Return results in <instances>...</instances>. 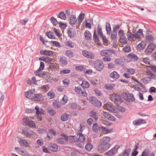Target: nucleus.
I'll use <instances>...</instances> for the list:
<instances>
[{
  "mask_svg": "<svg viewBox=\"0 0 156 156\" xmlns=\"http://www.w3.org/2000/svg\"><path fill=\"white\" fill-rule=\"evenodd\" d=\"M95 69L98 71L102 70L104 66V64L102 60H97L94 63Z\"/></svg>",
  "mask_w": 156,
  "mask_h": 156,
  "instance_id": "f257e3e1",
  "label": "nucleus"
},
{
  "mask_svg": "<svg viewBox=\"0 0 156 156\" xmlns=\"http://www.w3.org/2000/svg\"><path fill=\"white\" fill-rule=\"evenodd\" d=\"M112 54L116 55V53L114 50L110 49L102 50L100 52L101 56L105 57H111Z\"/></svg>",
  "mask_w": 156,
  "mask_h": 156,
  "instance_id": "f03ea898",
  "label": "nucleus"
},
{
  "mask_svg": "<svg viewBox=\"0 0 156 156\" xmlns=\"http://www.w3.org/2000/svg\"><path fill=\"white\" fill-rule=\"evenodd\" d=\"M61 137L58 138L56 142L58 143L62 144H66L67 143L68 137L65 134L62 135Z\"/></svg>",
  "mask_w": 156,
  "mask_h": 156,
  "instance_id": "7ed1b4c3",
  "label": "nucleus"
},
{
  "mask_svg": "<svg viewBox=\"0 0 156 156\" xmlns=\"http://www.w3.org/2000/svg\"><path fill=\"white\" fill-rule=\"evenodd\" d=\"M111 146H109L100 142L98 145V151L100 152H105L109 149Z\"/></svg>",
  "mask_w": 156,
  "mask_h": 156,
  "instance_id": "20e7f679",
  "label": "nucleus"
},
{
  "mask_svg": "<svg viewBox=\"0 0 156 156\" xmlns=\"http://www.w3.org/2000/svg\"><path fill=\"white\" fill-rule=\"evenodd\" d=\"M90 101L91 103L96 107H99L101 105V101L96 99V98L94 97H91Z\"/></svg>",
  "mask_w": 156,
  "mask_h": 156,
  "instance_id": "39448f33",
  "label": "nucleus"
},
{
  "mask_svg": "<svg viewBox=\"0 0 156 156\" xmlns=\"http://www.w3.org/2000/svg\"><path fill=\"white\" fill-rule=\"evenodd\" d=\"M74 90L75 91L80 95L85 97L87 95V94L85 90H82L79 87H75Z\"/></svg>",
  "mask_w": 156,
  "mask_h": 156,
  "instance_id": "423d86ee",
  "label": "nucleus"
},
{
  "mask_svg": "<svg viewBox=\"0 0 156 156\" xmlns=\"http://www.w3.org/2000/svg\"><path fill=\"white\" fill-rule=\"evenodd\" d=\"M44 98L43 96L41 94H35L32 100L37 102H40L44 100Z\"/></svg>",
  "mask_w": 156,
  "mask_h": 156,
  "instance_id": "0eeeda50",
  "label": "nucleus"
},
{
  "mask_svg": "<svg viewBox=\"0 0 156 156\" xmlns=\"http://www.w3.org/2000/svg\"><path fill=\"white\" fill-rule=\"evenodd\" d=\"M23 121L27 126L34 127L36 126L35 124L33 121H30L26 118H23Z\"/></svg>",
  "mask_w": 156,
  "mask_h": 156,
  "instance_id": "6e6552de",
  "label": "nucleus"
},
{
  "mask_svg": "<svg viewBox=\"0 0 156 156\" xmlns=\"http://www.w3.org/2000/svg\"><path fill=\"white\" fill-rule=\"evenodd\" d=\"M119 146H115L113 148L106 153V154L108 156L113 155L115 154L118 149L119 148Z\"/></svg>",
  "mask_w": 156,
  "mask_h": 156,
  "instance_id": "1a4fd4ad",
  "label": "nucleus"
},
{
  "mask_svg": "<svg viewBox=\"0 0 156 156\" xmlns=\"http://www.w3.org/2000/svg\"><path fill=\"white\" fill-rule=\"evenodd\" d=\"M22 132L23 134L29 138L31 137L34 134V132L32 131L27 129H23Z\"/></svg>",
  "mask_w": 156,
  "mask_h": 156,
  "instance_id": "9d476101",
  "label": "nucleus"
},
{
  "mask_svg": "<svg viewBox=\"0 0 156 156\" xmlns=\"http://www.w3.org/2000/svg\"><path fill=\"white\" fill-rule=\"evenodd\" d=\"M34 92V90H29L25 93V96L27 98L32 100L35 94Z\"/></svg>",
  "mask_w": 156,
  "mask_h": 156,
  "instance_id": "9b49d317",
  "label": "nucleus"
},
{
  "mask_svg": "<svg viewBox=\"0 0 156 156\" xmlns=\"http://www.w3.org/2000/svg\"><path fill=\"white\" fill-rule=\"evenodd\" d=\"M82 54L84 56L88 58L94 59V55L92 53L84 50L82 51Z\"/></svg>",
  "mask_w": 156,
  "mask_h": 156,
  "instance_id": "f8f14e48",
  "label": "nucleus"
},
{
  "mask_svg": "<svg viewBox=\"0 0 156 156\" xmlns=\"http://www.w3.org/2000/svg\"><path fill=\"white\" fill-rule=\"evenodd\" d=\"M110 141V138L109 137L105 136L101 139L100 142L109 146H111V144L109 143Z\"/></svg>",
  "mask_w": 156,
  "mask_h": 156,
  "instance_id": "ddd939ff",
  "label": "nucleus"
},
{
  "mask_svg": "<svg viewBox=\"0 0 156 156\" xmlns=\"http://www.w3.org/2000/svg\"><path fill=\"white\" fill-rule=\"evenodd\" d=\"M111 100L114 102H119L121 100V98L120 96L117 94H113L111 97Z\"/></svg>",
  "mask_w": 156,
  "mask_h": 156,
  "instance_id": "4468645a",
  "label": "nucleus"
},
{
  "mask_svg": "<svg viewBox=\"0 0 156 156\" xmlns=\"http://www.w3.org/2000/svg\"><path fill=\"white\" fill-rule=\"evenodd\" d=\"M103 115L105 118L111 121H114L116 120V119L115 117L108 112H104Z\"/></svg>",
  "mask_w": 156,
  "mask_h": 156,
  "instance_id": "2eb2a0df",
  "label": "nucleus"
},
{
  "mask_svg": "<svg viewBox=\"0 0 156 156\" xmlns=\"http://www.w3.org/2000/svg\"><path fill=\"white\" fill-rule=\"evenodd\" d=\"M146 122L144 119H139L134 120L133 123L134 126H139L141 124H145Z\"/></svg>",
  "mask_w": 156,
  "mask_h": 156,
  "instance_id": "dca6fc26",
  "label": "nucleus"
},
{
  "mask_svg": "<svg viewBox=\"0 0 156 156\" xmlns=\"http://www.w3.org/2000/svg\"><path fill=\"white\" fill-rule=\"evenodd\" d=\"M40 53L42 55L49 56H51L53 55V52L50 50H41Z\"/></svg>",
  "mask_w": 156,
  "mask_h": 156,
  "instance_id": "f3484780",
  "label": "nucleus"
},
{
  "mask_svg": "<svg viewBox=\"0 0 156 156\" xmlns=\"http://www.w3.org/2000/svg\"><path fill=\"white\" fill-rule=\"evenodd\" d=\"M19 142L21 146L25 147H28L29 146L28 143L25 140L20 139L19 140Z\"/></svg>",
  "mask_w": 156,
  "mask_h": 156,
  "instance_id": "a211bd4d",
  "label": "nucleus"
},
{
  "mask_svg": "<svg viewBox=\"0 0 156 156\" xmlns=\"http://www.w3.org/2000/svg\"><path fill=\"white\" fill-rule=\"evenodd\" d=\"M59 62L62 66L66 65L68 63V61L67 58L63 56L60 58Z\"/></svg>",
  "mask_w": 156,
  "mask_h": 156,
  "instance_id": "6ab92c4d",
  "label": "nucleus"
},
{
  "mask_svg": "<svg viewBox=\"0 0 156 156\" xmlns=\"http://www.w3.org/2000/svg\"><path fill=\"white\" fill-rule=\"evenodd\" d=\"M49 131L48 134L46 138V139L48 140H51L52 139V137L49 136L48 134L53 135L54 136H55L56 133L55 130L53 129H49Z\"/></svg>",
  "mask_w": 156,
  "mask_h": 156,
  "instance_id": "aec40b11",
  "label": "nucleus"
},
{
  "mask_svg": "<svg viewBox=\"0 0 156 156\" xmlns=\"http://www.w3.org/2000/svg\"><path fill=\"white\" fill-rule=\"evenodd\" d=\"M146 73L148 77L151 80H155L156 78V76L151 71L147 70L146 71Z\"/></svg>",
  "mask_w": 156,
  "mask_h": 156,
  "instance_id": "412c9836",
  "label": "nucleus"
},
{
  "mask_svg": "<svg viewBox=\"0 0 156 156\" xmlns=\"http://www.w3.org/2000/svg\"><path fill=\"white\" fill-rule=\"evenodd\" d=\"M90 116L97 121L98 119V116L97 112L94 110H92L90 113Z\"/></svg>",
  "mask_w": 156,
  "mask_h": 156,
  "instance_id": "4be33fe9",
  "label": "nucleus"
},
{
  "mask_svg": "<svg viewBox=\"0 0 156 156\" xmlns=\"http://www.w3.org/2000/svg\"><path fill=\"white\" fill-rule=\"evenodd\" d=\"M154 50V48L151 45H149L146 49L145 52L146 54L149 55Z\"/></svg>",
  "mask_w": 156,
  "mask_h": 156,
  "instance_id": "5701e85b",
  "label": "nucleus"
},
{
  "mask_svg": "<svg viewBox=\"0 0 156 156\" xmlns=\"http://www.w3.org/2000/svg\"><path fill=\"white\" fill-rule=\"evenodd\" d=\"M35 109L36 110V114L37 115H43L44 114V111L42 109L40 108L39 106L37 105Z\"/></svg>",
  "mask_w": 156,
  "mask_h": 156,
  "instance_id": "b1692460",
  "label": "nucleus"
},
{
  "mask_svg": "<svg viewBox=\"0 0 156 156\" xmlns=\"http://www.w3.org/2000/svg\"><path fill=\"white\" fill-rule=\"evenodd\" d=\"M143 34V30L140 29L137 31L136 33L134 35V37L136 40H139L140 39V36L142 35Z\"/></svg>",
  "mask_w": 156,
  "mask_h": 156,
  "instance_id": "393cba45",
  "label": "nucleus"
},
{
  "mask_svg": "<svg viewBox=\"0 0 156 156\" xmlns=\"http://www.w3.org/2000/svg\"><path fill=\"white\" fill-rule=\"evenodd\" d=\"M77 21L75 15H72L69 19V23L71 25H74Z\"/></svg>",
  "mask_w": 156,
  "mask_h": 156,
  "instance_id": "a878e982",
  "label": "nucleus"
},
{
  "mask_svg": "<svg viewBox=\"0 0 156 156\" xmlns=\"http://www.w3.org/2000/svg\"><path fill=\"white\" fill-rule=\"evenodd\" d=\"M110 76L113 79L116 80L119 77L120 75L115 71H114L111 73Z\"/></svg>",
  "mask_w": 156,
  "mask_h": 156,
  "instance_id": "bb28decb",
  "label": "nucleus"
},
{
  "mask_svg": "<svg viewBox=\"0 0 156 156\" xmlns=\"http://www.w3.org/2000/svg\"><path fill=\"white\" fill-rule=\"evenodd\" d=\"M39 59L46 62H52L51 58L48 57H41L39 58Z\"/></svg>",
  "mask_w": 156,
  "mask_h": 156,
  "instance_id": "cd10ccee",
  "label": "nucleus"
},
{
  "mask_svg": "<svg viewBox=\"0 0 156 156\" xmlns=\"http://www.w3.org/2000/svg\"><path fill=\"white\" fill-rule=\"evenodd\" d=\"M84 34L85 38L87 40H89L91 39V34L89 30H86Z\"/></svg>",
  "mask_w": 156,
  "mask_h": 156,
  "instance_id": "c85d7f7f",
  "label": "nucleus"
},
{
  "mask_svg": "<svg viewBox=\"0 0 156 156\" xmlns=\"http://www.w3.org/2000/svg\"><path fill=\"white\" fill-rule=\"evenodd\" d=\"M70 116V115H68L66 113L63 114L61 116V120L63 122L66 121L69 119Z\"/></svg>",
  "mask_w": 156,
  "mask_h": 156,
  "instance_id": "c756f323",
  "label": "nucleus"
},
{
  "mask_svg": "<svg viewBox=\"0 0 156 156\" xmlns=\"http://www.w3.org/2000/svg\"><path fill=\"white\" fill-rule=\"evenodd\" d=\"M107 109L111 112H114L115 111V108L114 106L111 104H108L106 105Z\"/></svg>",
  "mask_w": 156,
  "mask_h": 156,
  "instance_id": "7c9ffc66",
  "label": "nucleus"
},
{
  "mask_svg": "<svg viewBox=\"0 0 156 156\" xmlns=\"http://www.w3.org/2000/svg\"><path fill=\"white\" fill-rule=\"evenodd\" d=\"M77 136H79V138H78V141L81 143L83 142L85 140V137L84 135L80 133H77Z\"/></svg>",
  "mask_w": 156,
  "mask_h": 156,
  "instance_id": "2f4dec72",
  "label": "nucleus"
},
{
  "mask_svg": "<svg viewBox=\"0 0 156 156\" xmlns=\"http://www.w3.org/2000/svg\"><path fill=\"white\" fill-rule=\"evenodd\" d=\"M146 44L145 42L142 41L137 46V48L140 50H142L144 49L146 46Z\"/></svg>",
  "mask_w": 156,
  "mask_h": 156,
  "instance_id": "473e14b6",
  "label": "nucleus"
},
{
  "mask_svg": "<svg viewBox=\"0 0 156 156\" xmlns=\"http://www.w3.org/2000/svg\"><path fill=\"white\" fill-rule=\"evenodd\" d=\"M49 149L51 151L56 152L58 149V147L56 144H52L49 146Z\"/></svg>",
  "mask_w": 156,
  "mask_h": 156,
  "instance_id": "72a5a7b5",
  "label": "nucleus"
},
{
  "mask_svg": "<svg viewBox=\"0 0 156 156\" xmlns=\"http://www.w3.org/2000/svg\"><path fill=\"white\" fill-rule=\"evenodd\" d=\"M127 36L129 40L131 41H134V36L133 34H132L131 32L128 31L127 34Z\"/></svg>",
  "mask_w": 156,
  "mask_h": 156,
  "instance_id": "f704fd0d",
  "label": "nucleus"
},
{
  "mask_svg": "<svg viewBox=\"0 0 156 156\" xmlns=\"http://www.w3.org/2000/svg\"><path fill=\"white\" fill-rule=\"evenodd\" d=\"M85 14L83 13H81L78 16L77 18L78 22L79 23H81L83 20L84 19Z\"/></svg>",
  "mask_w": 156,
  "mask_h": 156,
  "instance_id": "c9c22d12",
  "label": "nucleus"
},
{
  "mask_svg": "<svg viewBox=\"0 0 156 156\" xmlns=\"http://www.w3.org/2000/svg\"><path fill=\"white\" fill-rule=\"evenodd\" d=\"M65 55L69 58H72L73 57L74 53L72 51L67 50L65 52Z\"/></svg>",
  "mask_w": 156,
  "mask_h": 156,
  "instance_id": "e433bc0d",
  "label": "nucleus"
},
{
  "mask_svg": "<svg viewBox=\"0 0 156 156\" xmlns=\"http://www.w3.org/2000/svg\"><path fill=\"white\" fill-rule=\"evenodd\" d=\"M92 129L93 131L95 132H97L99 130L100 127L97 123H94L93 124Z\"/></svg>",
  "mask_w": 156,
  "mask_h": 156,
  "instance_id": "4c0bfd02",
  "label": "nucleus"
},
{
  "mask_svg": "<svg viewBox=\"0 0 156 156\" xmlns=\"http://www.w3.org/2000/svg\"><path fill=\"white\" fill-rule=\"evenodd\" d=\"M106 30L108 35H110L111 33V28L110 23H106Z\"/></svg>",
  "mask_w": 156,
  "mask_h": 156,
  "instance_id": "58836bf2",
  "label": "nucleus"
},
{
  "mask_svg": "<svg viewBox=\"0 0 156 156\" xmlns=\"http://www.w3.org/2000/svg\"><path fill=\"white\" fill-rule=\"evenodd\" d=\"M58 17L61 19L66 20V16L65 13L62 11L59 14Z\"/></svg>",
  "mask_w": 156,
  "mask_h": 156,
  "instance_id": "ea45409f",
  "label": "nucleus"
},
{
  "mask_svg": "<svg viewBox=\"0 0 156 156\" xmlns=\"http://www.w3.org/2000/svg\"><path fill=\"white\" fill-rule=\"evenodd\" d=\"M101 128L102 129L103 132L105 133L106 134H107L111 133L113 131V129H108V128L104 127H101Z\"/></svg>",
  "mask_w": 156,
  "mask_h": 156,
  "instance_id": "a19ab883",
  "label": "nucleus"
},
{
  "mask_svg": "<svg viewBox=\"0 0 156 156\" xmlns=\"http://www.w3.org/2000/svg\"><path fill=\"white\" fill-rule=\"evenodd\" d=\"M120 42L122 44H126L127 43L126 38L124 35L120 37Z\"/></svg>",
  "mask_w": 156,
  "mask_h": 156,
  "instance_id": "79ce46f5",
  "label": "nucleus"
},
{
  "mask_svg": "<svg viewBox=\"0 0 156 156\" xmlns=\"http://www.w3.org/2000/svg\"><path fill=\"white\" fill-rule=\"evenodd\" d=\"M67 33L69 36L71 38L74 37L76 35V33L75 32L72 31L71 29H69L68 30Z\"/></svg>",
  "mask_w": 156,
  "mask_h": 156,
  "instance_id": "37998d69",
  "label": "nucleus"
},
{
  "mask_svg": "<svg viewBox=\"0 0 156 156\" xmlns=\"http://www.w3.org/2000/svg\"><path fill=\"white\" fill-rule=\"evenodd\" d=\"M47 111L49 115H54L56 113L55 111L50 107H49L47 108Z\"/></svg>",
  "mask_w": 156,
  "mask_h": 156,
  "instance_id": "c03bdc74",
  "label": "nucleus"
},
{
  "mask_svg": "<svg viewBox=\"0 0 156 156\" xmlns=\"http://www.w3.org/2000/svg\"><path fill=\"white\" fill-rule=\"evenodd\" d=\"M71 72V70L70 69H64L60 71L59 73L62 75H64L66 74H68Z\"/></svg>",
  "mask_w": 156,
  "mask_h": 156,
  "instance_id": "a18cd8bd",
  "label": "nucleus"
},
{
  "mask_svg": "<svg viewBox=\"0 0 156 156\" xmlns=\"http://www.w3.org/2000/svg\"><path fill=\"white\" fill-rule=\"evenodd\" d=\"M19 153L23 156H28L29 155L28 152L26 150H20Z\"/></svg>",
  "mask_w": 156,
  "mask_h": 156,
  "instance_id": "49530a36",
  "label": "nucleus"
},
{
  "mask_svg": "<svg viewBox=\"0 0 156 156\" xmlns=\"http://www.w3.org/2000/svg\"><path fill=\"white\" fill-rule=\"evenodd\" d=\"M69 139L72 142H78V138L75 136H71L69 137Z\"/></svg>",
  "mask_w": 156,
  "mask_h": 156,
  "instance_id": "de8ad7c7",
  "label": "nucleus"
},
{
  "mask_svg": "<svg viewBox=\"0 0 156 156\" xmlns=\"http://www.w3.org/2000/svg\"><path fill=\"white\" fill-rule=\"evenodd\" d=\"M48 98L50 99H53L55 97V94L53 91H50L47 94Z\"/></svg>",
  "mask_w": 156,
  "mask_h": 156,
  "instance_id": "09e8293b",
  "label": "nucleus"
},
{
  "mask_svg": "<svg viewBox=\"0 0 156 156\" xmlns=\"http://www.w3.org/2000/svg\"><path fill=\"white\" fill-rule=\"evenodd\" d=\"M81 85L83 87L86 88H88L90 87L89 83L87 81L85 80H83L82 81Z\"/></svg>",
  "mask_w": 156,
  "mask_h": 156,
  "instance_id": "8fccbe9b",
  "label": "nucleus"
},
{
  "mask_svg": "<svg viewBox=\"0 0 156 156\" xmlns=\"http://www.w3.org/2000/svg\"><path fill=\"white\" fill-rule=\"evenodd\" d=\"M65 45L71 48H73L74 45L73 43L71 41H67L65 43Z\"/></svg>",
  "mask_w": 156,
  "mask_h": 156,
  "instance_id": "3c124183",
  "label": "nucleus"
},
{
  "mask_svg": "<svg viewBox=\"0 0 156 156\" xmlns=\"http://www.w3.org/2000/svg\"><path fill=\"white\" fill-rule=\"evenodd\" d=\"M127 97L129 101L133 102L135 101V99L133 94H128Z\"/></svg>",
  "mask_w": 156,
  "mask_h": 156,
  "instance_id": "603ef678",
  "label": "nucleus"
},
{
  "mask_svg": "<svg viewBox=\"0 0 156 156\" xmlns=\"http://www.w3.org/2000/svg\"><path fill=\"white\" fill-rule=\"evenodd\" d=\"M68 100L67 97L65 95H64V97L61 101V103L63 105H65L67 103Z\"/></svg>",
  "mask_w": 156,
  "mask_h": 156,
  "instance_id": "864d4df0",
  "label": "nucleus"
},
{
  "mask_svg": "<svg viewBox=\"0 0 156 156\" xmlns=\"http://www.w3.org/2000/svg\"><path fill=\"white\" fill-rule=\"evenodd\" d=\"M53 105L56 108H60L61 106V105L60 102L57 101H55L53 103Z\"/></svg>",
  "mask_w": 156,
  "mask_h": 156,
  "instance_id": "5fc2aeb1",
  "label": "nucleus"
},
{
  "mask_svg": "<svg viewBox=\"0 0 156 156\" xmlns=\"http://www.w3.org/2000/svg\"><path fill=\"white\" fill-rule=\"evenodd\" d=\"M97 33L100 37H102L103 34L102 31V29L98 25L97 27Z\"/></svg>",
  "mask_w": 156,
  "mask_h": 156,
  "instance_id": "6e6d98bb",
  "label": "nucleus"
},
{
  "mask_svg": "<svg viewBox=\"0 0 156 156\" xmlns=\"http://www.w3.org/2000/svg\"><path fill=\"white\" fill-rule=\"evenodd\" d=\"M75 69L77 71H82L84 69V66L82 65L76 66L75 67Z\"/></svg>",
  "mask_w": 156,
  "mask_h": 156,
  "instance_id": "4d7b16f0",
  "label": "nucleus"
},
{
  "mask_svg": "<svg viewBox=\"0 0 156 156\" xmlns=\"http://www.w3.org/2000/svg\"><path fill=\"white\" fill-rule=\"evenodd\" d=\"M146 39L149 42H151L153 40L154 37L151 35H148L146 37Z\"/></svg>",
  "mask_w": 156,
  "mask_h": 156,
  "instance_id": "13d9d810",
  "label": "nucleus"
},
{
  "mask_svg": "<svg viewBox=\"0 0 156 156\" xmlns=\"http://www.w3.org/2000/svg\"><path fill=\"white\" fill-rule=\"evenodd\" d=\"M46 34L48 38L52 39L55 38V36L51 32H47Z\"/></svg>",
  "mask_w": 156,
  "mask_h": 156,
  "instance_id": "bf43d9fd",
  "label": "nucleus"
},
{
  "mask_svg": "<svg viewBox=\"0 0 156 156\" xmlns=\"http://www.w3.org/2000/svg\"><path fill=\"white\" fill-rule=\"evenodd\" d=\"M130 152V149L127 148L125 150L124 152L122 154L121 156H128Z\"/></svg>",
  "mask_w": 156,
  "mask_h": 156,
  "instance_id": "052dcab7",
  "label": "nucleus"
},
{
  "mask_svg": "<svg viewBox=\"0 0 156 156\" xmlns=\"http://www.w3.org/2000/svg\"><path fill=\"white\" fill-rule=\"evenodd\" d=\"M106 89L109 90H112L114 87V85L113 84H106L105 86Z\"/></svg>",
  "mask_w": 156,
  "mask_h": 156,
  "instance_id": "680f3d73",
  "label": "nucleus"
},
{
  "mask_svg": "<svg viewBox=\"0 0 156 156\" xmlns=\"http://www.w3.org/2000/svg\"><path fill=\"white\" fill-rule=\"evenodd\" d=\"M85 147L87 150L90 151L92 148L93 146L91 144L88 143L86 144Z\"/></svg>",
  "mask_w": 156,
  "mask_h": 156,
  "instance_id": "e2e57ef3",
  "label": "nucleus"
},
{
  "mask_svg": "<svg viewBox=\"0 0 156 156\" xmlns=\"http://www.w3.org/2000/svg\"><path fill=\"white\" fill-rule=\"evenodd\" d=\"M129 57L133 59L134 60H137L138 59V57L137 55L133 54H130L129 55Z\"/></svg>",
  "mask_w": 156,
  "mask_h": 156,
  "instance_id": "0e129e2a",
  "label": "nucleus"
},
{
  "mask_svg": "<svg viewBox=\"0 0 156 156\" xmlns=\"http://www.w3.org/2000/svg\"><path fill=\"white\" fill-rule=\"evenodd\" d=\"M51 22L54 25H56L58 24V21L54 17H51L50 19Z\"/></svg>",
  "mask_w": 156,
  "mask_h": 156,
  "instance_id": "69168bd1",
  "label": "nucleus"
},
{
  "mask_svg": "<svg viewBox=\"0 0 156 156\" xmlns=\"http://www.w3.org/2000/svg\"><path fill=\"white\" fill-rule=\"evenodd\" d=\"M143 61L145 63L147 64H150L151 60L149 58L147 57L143 58Z\"/></svg>",
  "mask_w": 156,
  "mask_h": 156,
  "instance_id": "338daca9",
  "label": "nucleus"
},
{
  "mask_svg": "<svg viewBox=\"0 0 156 156\" xmlns=\"http://www.w3.org/2000/svg\"><path fill=\"white\" fill-rule=\"evenodd\" d=\"M143 81L145 83H147L151 82V80L148 76L144 78L143 79Z\"/></svg>",
  "mask_w": 156,
  "mask_h": 156,
  "instance_id": "774afa93",
  "label": "nucleus"
}]
</instances>
